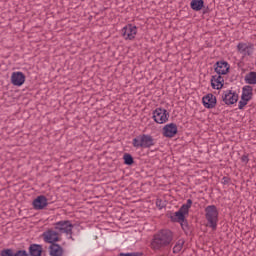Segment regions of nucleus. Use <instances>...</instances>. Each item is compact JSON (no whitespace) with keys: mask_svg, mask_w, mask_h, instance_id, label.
<instances>
[{"mask_svg":"<svg viewBox=\"0 0 256 256\" xmlns=\"http://www.w3.org/2000/svg\"><path fill=\"white\" fill-rule=\"evenodd\" d=\"M173 241V232L169 229L160 230L158 234L154 235L152 247L156 250L165 249L169 247Z\"/></svg>","mask_w":256,"mask_h":256,"instance_id":"f257e3e1","label":"nucleus"},{"mask_svg":"<svg viewBox=\"0 0 256 256\" xmlns=\"http://www.w3.org/2000/svg\"><path fill=\"white\" fill-rule=\"evenodd\" d=\"M193 205V200L188 199L185 204H183L178 211L172 212L168 211L166 217L170 219L171 223H179L185 217H189V209Z\"/></svg>","mask_w":256,"mask_h":256,"instance_id":"f03ea898","label":"nucleus"},{"mask_svg":"<svg viewBox=\"0 0 256 256\" xmlns=\"http://www.w3.org/2000/svg\"><path fill=\"white\" fill-rule=\"evenodd\" d=\"M205 219L207 221L206 227L217 231V223H219V210L215 205H209L205 209Z\"/></svg>","mask_w":256,"mask_h":256,"instance_id":"7ed1b4c3","label":"nucleus"},{"mask_svg":"<svg viewBox=\"0 0 256 256\" xmlns=\"http://www.w3.org/2000/svg\"><path fill=\"white\" fill-rule=\"evenodd\" d=\"M132 145L135 149H151L155 145V138L149 134H140L133 138Z\"/></svg>","mask_w":256,"mask_h":256,"instance_id":"20e7f679","label":"nucleus"},{"mask_svg":"<svg viewBox=\"0 0 256 256\" xmlns=\"http://www.w3.org/2000/svg\"><path fill=\"white\" fill-rule=\"evenodd\" d=\"M152 119L155 123L163 125V123H167L169 121V112L165 108H156L153 111Z\"/></svg>","mask_w":256,"mask_h":256,"instance_id":"39448f33","label":"nucleus"},{"mask_svg":"<svg viewBox=\"0 0 256 256\" xmlns=\"http://www.w3.org/2000/svg\"><path fill=\"white\" fill-rule=\"evenodd\" d=\"M73 223L69 220H61L55 223L56 231H60V233H65L66 235H73Z\"/></svg>","mask_w":256,"mask_h":256,"instance_id":"423d86ee","label":"nucleus"},{"mask_svg":"<svg viewBox=\"0 0 256 256\" xmlns=\"http://www.w3.org/2000/svg\"><path fill=\"white\" fill-rule=\"evenodd\" d=\"M213 69L217 75H229L231 65L225 60H219L213 65Z\"/></svg>","mask_w":256,"mask_h":256,"instance_id":"0eeeda50","label":"nucleus"},{"mask_svg":"<svg viewBox=\"0 0 256 256\" xmlns=\"http://www.w3.org/2000/svg\"><path fill=\"white\" fill-rule=\"evenodd\" d=\"M237 51L240 55H243V57H251L255 52V44L240 42L237 45Z\"/></svg>","mask_w":256,"mask_h":256,"instance_id":"6e6552de","label":"nucleus"},{"mask_svg":"<svg viewBox=\"0 0 256 256\" xmlns=\"http://www.w3.org/2000/svg\"><path fill=\"white\" fill-rule=\"evenodd\" d=\"M222 101L225 105H235L239 101V94L233 90H226L222 94Z\"/></svg>","mask_w":256,"mask_h":256,"instance_id":"1a4fd4ad","label":"nucleus"},{"mask_svg":"<svg viewBox=\"0 0 256 256\" xmlns=\"http://www.w3.org/2000/svg\"><path fill=\"white\" fill-rule=\"evenodd\" d=\"M42 237L45 243H50L51 245H53L54 243H58V241H61V238H59V232L51 229L43 232Z\"/></svg>","mask_w":256,"mask_h":256,"instance_id":"9d476101","label":"nucleus"},{"mask_svg":"<svg viewBox=\"0 0 256 256\" xmlns=\"http://www.w3.org/2000/svg\"><path fill=\"white\" fill-rule=\"evenodd\" d=\"M177 133H179V130L175 123L166 124L162 129L163 137H167L168 139H173Z\"/></svg>","mask_w":256,"mask_h":256,"instance_id":"9b49d317","label":"nucleus"},{"mask_svg":"<svg viewBox=\"0 0 256 256\" xmlns=\"http://www.w3.org/2000/svg\"><path fill=\"white\" fill-rule=\"evenodd\" d=\"M135 35H137V26L128 24L122 28V36L124 39L133 41V39H135Z\"/></svg>","mask_w":256,"mask_h":256,"instance_id":"f8f14e48","label":"nucleus"},{"mask_svg":"<svg viewBox=\"0 0 256 256\" xmlns=\"http://www.w3.org/2000/svg\"><path fill=\"white\" fill-rule=\"evenodd\" d=\"M47 205H49V202L45 195L37 196L32 202V207L36 211H43Z\"/></svg>","mask_w":256,"mask_h":256,"instance_id":"ddd939ff","label":"nucleus"},{"mask_svg":"<svg viewBox=\"0 0 256 256\" xmlns=\"http://www.w3.org/2000/svg\"><path fill=\"white\" fill-rule=\"evenodd\" d=\"M210 84L212 89L220 91V89H223V87H225V78H223V75L221 74L213 75L211 76Z\"/></svg>","mask_w":256,"mask_h":256,"instance_id":"4468645a","label":"nucleus"},{"mask_svg":"<svg viewBox=\"0 0 256 256\" xmlns=\"http://www.w3.org/2000/svg\"><path fill=\"white\" fill-rule=\"evenodd\" d=\"M97 239H99V232L96 230H90L86 236V245L90 247V249H96L97 247Z\"/></svg>","mask_w":256,"mask_h":256,"instance_id":"2eb2a0df","label":"nucleus"},{"mask_svg":"<svg viewBox=\"0 0 256 256\" xmlns=\"http://www.w3.org/2000/svg\"><path fill=\"white\" fill-rule=\"evenodd\" d=\"M26 79L27 76H25L24 73L21 71L13 72L11 75V83L15 87H21L22 85H24Z\"/></svg>","mask_w":256,"mask_h":256,"instance_id":"dca6fc26","label":"nucleus"},{"mask_svg":"<svg viewBox=\"0 0 256 256\" xmlns=\"http://www.w3.org/2000/svg\"><path fill=\"white\" fill-rule=\"evenodd\" d=\"M202 104L206 109H215L217 107V97L209 93L203 96Z\"/></svg>","mask_w":256,"mask_h":256,"instance_id":"f3484780","label":"nucleus"},{"mask_svg":"<svg viewBox=\"0 0 256 256\" xmlns=\"http://www.w3.org/2000/svg\"><path fill=\"white\" fill-rule=\"evenodd\" d=\"M29 256H43V245L41 244H30L28 247Z\"/></svg>","mask_w":256,"mask_h":256,"instance_id":"a211bd4d","label":"nucleus"},{"mask_svg":"<svg viewBox=\"0 0 256 256\" xmlns=\"http://www.w3.org/2000/svg\"><path fill=\"white\" fill-rule=\"evenodd\" d=\"M241 99H245L246 101L253 99V86L246 85L242 88Z\"/></svg>","mask_w":256,"mask_h":256,"instance_id":"6ab92c4d","label":"nucleus"},{"mask_svg":"<svg viewBox=\"0 0 256 256\" xmlns=\"http://www.w3.org/2000/svg\"><path fill=\"white\" fill-rule=\"evenodd\" d=\"M8 256H29V252L24 249L13 250V248L2 249Z\"/></svg>","mask_w":256,"mask_h":256,"instance_id":"aec40b11","label":"nucleus"},{"mask_svg":"<svg viewBox=\"0 0 256 256\" xmlns=\"http://www.w3.org/2000/svg\"><path fill=\"white\" fill-rule=\"evenodd\" d=\"M50 256H62L63 255V247L58 243L51 244L49 246Z\"/></svg>","mask_w":256,"mask_h":256,"instance_id":"412c9836","label":"nucleus"},{"mask_svg":"<svg viewBox=\"0 0 256 256\" xmlns=\"http://www.w3.org/2000/svg\"><path fill=\"white\" fill-rule=\"evenodd\" d=\"M190 8L192 11H203V8H205V0H191L190 2Z\"/></svg>","mask_w":256,"mask_h":256,"instance_id":"4be33fe9","label":"nucleus"},{"mask_svg":"<svg viewBox=\"0 0 256 256\" xmlns=\"http://www.w3.org/2000/svg\"><path fill=\"white\" fill-rule=\"evenodd\" d=\"M245 83L248 85H256V72L251 71L244 77Z\"/></svg>","mask_w":256,"mask_h":256,"instance_id":"5701e85b","label":"nucleus"},{"mask_svg":"<svg viewBox=\"0 0 256 256\" xmlns=\"http://www.w3.org/2000/svg\"><path fill=\"white\" fill-rule=\"evenodd\" d=\"M178 223L181 225V229L184 231L186 235H189V233H191V227L189 226L187 216H185L184 219Z\"/></svg>","mask_w":256,"mask_h":256,"instance_id":"b1692460","label":"nucleus"},{"mask_svg":"<svg viewBox=\"0 0 256 256\" xmlns=\"http://www.w3.org/2000/svg\"><path fill=\"white\" fill-rule=\"evenodd\" d=\"M123 161L124 165H128V167H131V165H135V158H133V155H131L130 153H124Z\"/></svg>","mask_w":256,"mask_h":256,"instance_id":"393cba45","label":"nucleus"},{"mask_svg":"<svg viewBox=\"0 0 256 256\" xmlns=\"http://www.w3.org/2000/svg\"><path fill=\"white\" fill-rule=\"evenodd\" d=\"M183 245H185V240H179L173 247V253H179L183 249Z\"/></svg>","mask_w":256,"mask_h":256,"instance_id":"a878e982","label":"nucleus"},{"mask_svg":"<svg viewBox=\"0 0 256 256\" xmlns=\"http://www.w3.org/2000/svg\"><path fill=\"white\" fill-rule=\"evenodd\" d=\"M249 103V100H245V98H241V100L238 102V109L243 110L245 109V106Z\"/></svg>","mask_w":256,"mask_h":256,"instance_id":"bb28decb","label":"nucleus"},{"mask_svg":"<svg viewBox=\"0 0 256 256\" xmlns=\"http://www.w3.org/2000/svg\"><path fill=\"white\" fill-rule=\"evenodd\" d=\"M118 256H143V252H128V253L121 252Z\"/></svg>","mask_w":256,"mask_h":256,"instance_id":"cd10ccee","label":"nucleus"},{"mask_svg":"<svg viewBox=\"0 0 256 256\" xmlns=\"http://www.w3.org/2000/svg\"><path fill=\"white\" fill-rule=\"evenodd\" d=\"M166 206H167V204L163 200H161L159 198L156 199V207H158V209H163Z\"/></svg>","mask_w":256,"mask_h":256,"instance_id":"c85d7f7f","label":"nucleus"},{"mask_svg":"<svg viewBox=\"0 0 256 256\" xmlns=\"http://www.w3.org/2000/svg\"><path fill=\"white\" fill-rule=\"evenodd\" d=\"M202 11H203V15H207L212 11V9L209 6H205L204 4V8H202Z\"/></svg>","mask_w":256,"mask_h":256,"instance_id":"c756f323","label":"nucleus"},{"mask_svg":"<svg viewBox=\"0 0 256 256\" xmlns=\"http://www.w3.org/2000/svg\"><path fill=\"white\" fill-rule=\"evenodd\" d=\"M222 183H223V185H229V183H231V178L224 176L222 178Z\"/></svg>","mask_w":256,"mask_h":256,"instance_id":"7c9ffc66","label":"nucleus"},{"mask_svg":"<svg viewBox=\"0 0 256 256\" xmlns=\"http://www.w3.org/2000/svg\"><path fill=\"white\" fill-rule=\"evenodd\" d=\"M241 161H242V163H245V164L249 163V156L248 155H243L241 157Z\"/></svg>","mask_w":256,"mask_h":256,"instance_id":"2f4dec72","label":"nucleus"},{"mask_svg":"<svg viewBox=\"0 0 256 256\" xmlns=\"http://www.w3.org/2000/svg\"><path fill=\"white\" fill-rule=\"evenodd\" d=\"M0 256H9L6 252H4L3 250L0 251Z\"/></svg>","mask_w":256,"mask_h":256,"instance_id":"473e14b6","label":"nucleus"}]
</instances>
